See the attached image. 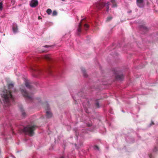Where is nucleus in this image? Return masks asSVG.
<instances>
[{"label":"nucleus","mask_w":158,"mask_h":158,"mask_svg":"<svg viewBox=\"0 0 158 158\" xmlns=\"http://www.w3.org/2000/svg\"><path fill=\"white\" fill-rule=\"evenodd\" d=\"M36 127L35 125H29L24 127L22 131L25 134L32 136L34 135Z\"/></svg>","instance_id":"f257e3e1"},{"label":"nucleus","mask_w":158,"mask_h":158,"mask_svg":"<svg viewBox=\"0 0 158 158\" xmlns=\"http://www.w3.org/2000/svg\"><path fill=\"white\" fill-rule=\"evenodd\" d=\"M23 96L27 99L32 100L33 99V95L32 94L28 93L26 90L25 86L23 85H21L19 89Z\"/></svg>","instance_id":"f03ea898"},{"label":"nucleus","mask_w":158,"mask_h":158,"mask_svg":"<svg viewBox=\"0 0 158 158\" xmlns=\"http://www.w3.org/2000/svg\"><path fill=\"white\" fill-rule=\"evenodd\" d=\"M110 5L109 2H107L106 3H105L103 2H97L95 4V6L98 9H101L104 6H106V11L108 12L109 9V5Z\"/></svg>","instance_id":"7ed1b4c3"},{"label":"nucleus","mask_w":158,"mask_h":158,"mask_svg":"<svg viewBox=\"0 0 158 158\" xmlns=\"http://www.w3.org/2000/svg\"><path fill=\"white\" fill-rule=\"evenodd\" d=\"M31 69L33 72V75L35 77H37L38 75L40 74L43 72L42 70L35 65L31 67Z\"/></svg>","instance_id":"20e7f679"},{"label":"nucleus","mask_w":158,"mask_h":158,"mask_svg":"<svg viewBox=\"0 0 158 158\" xmlns=\"http://www.w3.org/2000/svg\"><path fill=\"white\" fill-rule=\"evenodd\" d=\"M45 108L46 111V116L47 118H50L52 117V114L51 111L49 110L50 108L49 105L47 102L45 104Z\"/></svg>","instance_id":"39448f33"},{"label":"nucleus","mask_w":158,"mask_h":158,"mask_svg":"<svg viewBox=\"0 0 158 158\" xmlns=\"http://www.w3.org/2000/svg\"><path fill=\"white\" fill-rule=\"evenodd\" d=\"M24 81L25 85L27 88L29 89H31L33 88V87L31 85L29 80L25 79Z\"/></svg>","instance_id":"423d86ee"},{"label":"nucleus","mask_w":158,"mask_h":158,"mask_svg":"<svg viewBox=\"0 0 158 158\" xmlns=\"http://www.w3.org/2000/svg\"><path fill=\"white\" fill-rule=\"evenodd\" d=\"M137 4L138 6L140 8L144 7L145 3L144 2L143 0H136Z\"/></svg>","instance_id":"0eeeda50"},{"label":"nucleus","mask_w":158,"mask_h":158,"mask_svg":"<svg viewBox=\"0 0 158 158\" xmlns=\"http://www.w3.org/2000/svg\"><path fill=\"white\" fill-rule=\"evenodd\" d=\"M38 2L37 0H32L30 3V6L31 7H34L38 5Z\"/></svg>","instance_id":"6e6552de"},{"label":"nucleus","mask_w":158,"mask_h":158,"mask_svg":"<svg viewBox=\"0 0 158 158\" xmlns=\"http://www.w3.org/2000/svg\"><path fill=\"white\" fill-rule=\"evenodd\" d=\"M84 20L82 19L81 22L79 23L78 28L77 29V34L78 35H79L80 33L81 32V26H82V21Z\"/></svg>","instance_id":"1a4fd4ad"},{"label":"nucleus","mask_w":158,"mask_h":158,"mask_svg":"<svg viewBox=\"0 0 158 158\" xmlns=\"http://www.w3.org/2000/svg\"><path fill=\"white\" fill-rule=\"evenodd\" d=\"M43 58L48 61H51L52 60V59L50 55H49L44 56Z\"/></svg>","instance_id":"9d476101"},{"label":"nucleus","mask_w":158,"mask_h":158,"mask_svg":"<svg viewBox=\"0 0 158 158\" xmlns=\"http://www.w3.org/2000/svg\"><path fill=\"white\" fill-rule=\"evenodd\" d=\"M116 78L120 81H122L124 78V77L123 75H118L116 76Z\"/></svg>","instance_id":"9b49d317"},{"label":"nucleus","mask_w":158,"mask_h":158,"mask_svg":"<svg viewBox=\"0 0 158 158\" xmlns=\"http://www.w3.org/2000/svg\"><path fill=\"white\" fill-rule=\"evenodd\" d=\"M13 31L14 33H16L17 32L18 28L17 25L15 24L13 25Z\"/></svg>","instance_id":"f8f14e48"},{"label":"nucleus","mask_w":158,"mask_h":158,"mask_svg":"<svg viewBox=\"0 0 158 158\" xmlns=\"http://www.w3.org/2000/svg\"><path fill=\"white\" fill-rule=\"evenodd\" d=\"M110 2L112 4V6L113 7H117V4L115 0H110Z\"/></svg>","instance_id":"ddd939ff"},{"label":"nucleus","mask_w":158,"mask_h":158,"mask_svg":"<svg viewBox=\"0 0 158 158\" xmlns=\"http://www.w3.org/2000/svg\"><path fill=\"white\" fill-rule=\"evenodd\" d=\"M140 28L141 30L144 31H146L148 30L147 27L144 25L140 26Z\"/></svg>","instance_id":"4468645a"},{"label":"nucleus","mask_w":158,"mask_h":158,"mask_svg":"<svg viewBox=\"0 0 158 158\" xmlns=\"http://www.w3.org/2000/svg\"><path fill=\"white\" fill-rule=\"evenodd\" d=\"M81 69L83 72L84 76L85 77H86L87 76V75L86 73V71L85 69L82 68H81Z\"/></svg>","instance_id":"2eb2a0df"},{"label":"nucleus","mask_w":158,"mask_h":158,"mask_svg":"<svg viewBox=\"0 0 158 158\" xmlns=\"http://www.w3.org/2000/svg\"><path fill=\"white\" fill-rule=\"evenodd\" d=\"M14 87V84L12 82L9 83L8 85V87L9 89H10Z\"/></svg>","instance_id":"dca6fc26"},{"label":"nucleus","mask_w":158,"mask_h":158,"mask_svg":"<svg viewBox=\"0 0 158 158\" xmlns=\"http://www.w3.org/2000/svg\"><path fill=\"white\" fill-rule=\"evenodd\" d=\"M45 71L49 74H51L52 72V71L50 69V67L48 68L45 70Z\"/></svg>","instance_id":"f3484780"},{"label":"nucleus","mask_w":158,"mask_h":158,"mask_svg":"<svg viewBox=\"0 0 158 158\" xmlns=\"http://www.w3.org/2000/svg\"><path fill=\"white\" fill-rule=\"evenodd\" d=\"M20 110L21 111V112L22 113L23 115V116H24L25 115V114H26V113L24 111V110H23V108L22 107H20Z\"/></svg>","instance_id":"a211bd4d"},{"label":"nucleus","mask_w":158,"mask_h":158,"mask_svg":"<svg viewBox=\"0 0 158 158\" xmlns=\"http://www.w3.org/2000/svg\"><path fill=\"white\" fill-rule=\"evenodd\" d=\"M52 11L50 9H48L46 11V12L48 15H50L52 13Z\"/></svg>","instance_id":"6ab92c4d"},{"label":"nucleus","mask_w":158,"mask_h":158,"mask_svg":"<svg viewBox=\"0 0 158 158\" xmlns=\"http://www.w3.org/2000/svg\"><path fill=\"white\" fill-rule=\"evenodd\" d=\"M112 19V17L110 16L108 17L106 19V21L109 22Z\"/></svg>","instance_id":"aec40b11"},{"label":"nucleus","mask_w":158,"mask_h":158,"mask_svg":"<svg viewBox=\"0 0 158 158\" xmlns=\"http://www.w3.org/2000/svg\"><path fill=\"white\" fill-rule=\"evenodd\" d=\"M57 12L56 10H54L52 12V16H55L57 15Z\"/></svg>","instance_id":"412c9836"},{"label":"nucleus","mask_w":158,"mask_h":158,"mask_svg":"<svg viewBox=\"0 0 158 158\" xmlns=\"http://www.w3.org/2000/svg\"><path fill=\"white\" fill-rule=\"evenodd\" d=\"M158 150V148L157 147H155L154 148L153 151L154 152H156Z\"/></svg>","instance_id":"4be33fe9"},{"label":"nucleus","mask_w":158,"mask_h":158,"mask_svg":"<svg viewBox=\"0 0 158 158\" xmlns=\"http://www.w3.org/2000/svg\"><path fill=\"white\" fill-rule=\"evenodd\" d=\"M84 27L85 29V30H86V29L88 28L89 25L87 24H85L84 25Z\"/></svg>","instance_id":"5701e85b"},{"label":"nucleus","mask_w":158,"mask_h":158,"mask_svg":"<svg viewBox=\"0 0 158 158\" xmlns=\"http://www.w3.org/2000/svg\"><path fill=\"white\" fill-rule=\"evenodd\" d=\"M2 2H0V10H2Z\"/></svg>","instance_id":"b1692460"},{"label":"nucleus","mask_w":158,"mask_h":158,"mask_svg":"<svg viewBox=\"0 0 158 158\" xmlns=\"http://www.w3.org/2000/svg\"><path fill=\"white\" fill-rule=\"evenodd\" d=\"M96 106L97 108H99V103L98 102H97L96 103Z\"/></svg>","instance_id":"393cba45"},{"label":"nucleus","mask_w":158,"mask_h":158,"mask_svg":"<svg viewBox=\"0 0 158 158\" xmlns=\"http://www.w3.org/2000/svg\"><path fill=\"white\" fill-rule=\"evenodd\" d=\"M94 148L95 149H97L98 150L99 149L98 147L96 145L95 146Z\"/></svg>","instance_id":"a878e982"},{"label":"nucleus","mask_w":158,"mask_h":158,"mask_svg":"<svg viewBox=\"0 0 158 158\" xmlns=\"http://www.w3.org/2000/svg\"><path fill=\"white\" fill-rule=\"evenodd\" d=\"M152 155L151 154L149 155V157L150 158H152Z\"/></svg>","instance_id":"bb28decb"},{"label":"nucleus","mask_w":158,"mask_h":158,"mask_svg":"<svg viewBox=\"0 0 158 158\" xmlns=\"http://www.w3.org/2000/svg\"><path fill=\"white\" fill-rule=\"evenodd\" d=\"M44 47H46V48H47V47H49V46H48V45H45L44 46Z\"/></svg>","instance_id":"cd10ccee"},{"label":"nucleus","mask_w":158,"mask_h":158,"mask_svg":"<svg viewBox=\"0 0 158 158\" xmlns=\"http://www.w3.org/2000/svg\"><path fill=\"white\" fill-rule=\"evenodd\" d=\"M152 124V125L154 124V123L153 122H152L151 123V125Z\"/></svg>","instance_id":"c85d7f7f"},{"label":"nucleus","mask_w":158,"mask_h":158,"mask_svg":"<svg viewBox=\"0 0 158 158\" xmlns=\"http://www.w3.org/2000/svg\"><path fill=\"white\" fill-rule=\"evenodd\" d=\"M41 18V17L40 16H39L38 17V19H40Z\"/></svg>","instance_id":"c756f323"},{"label":"nucleus","mask_w":158,"mask_h":158,"mask_svg":"<svg viewBox=\"0 0 158 158\" xmlns=\"http://www.w3.org/2000/svg\"><path fill=\"white\" fill-rule=\"evenodd\" d=\"M60 158H64V156H62L60 157Z\"/></svg>","instance_id":"7c9ffc66"},{"label":"nucleus","mask_w":158,"mask_h":158,"mask_svg":"<svg viewBox=\"0 0 158 158\" xmlns=\"http://www.w3.org/2000/svg\"><path fill=\"white\" fill-rule=\"evenodd\" d=\"M16 89H15V92H16Z\"/></svg>","instance_id":"2f4dec72"},{"label":"nucleus","mask_w":158,"mask_h":158,"mask_svg":"<svg viewBox=\"0 0 158 158\" xmlns=\"http://www.w3.org/2000/svg\"><path fill=\"white\" fill-rule=\"evenodd\" d=\"M157 140H158V139H157Z\"/></svg>","instance_id":"473e14b6"}]
</instances>
